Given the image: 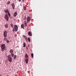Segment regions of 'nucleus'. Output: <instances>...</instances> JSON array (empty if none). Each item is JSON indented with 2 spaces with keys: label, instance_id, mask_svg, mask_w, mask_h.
Segmentation results:
<instances>
[{
  "label": "nucleus",
  "instance_id": "obj_16",
  "mask_svg": "<svg viewBox=\"0 0 76 76\" xmlns=\"http://www.w3.org/2000/svg\"><path fill=\"white\" fill-rule=\"evenodd\" d=\"M23 9L24 10H26V7H23Z\"/></svg>",
  "mask_w": 76,
  "mask_h": 76
},
{
  "label": "nucleus",
  "instance_id": "obj_28",
  "mask_svg": "<svg viewBox=\"0 0 76 76\" xmlns=\"http://www.w3.org/2000/svg\"><path fill=\"white\" fill-rule=\"evenodd\" d=\"M28 41L29 42H30V38L29 37L28 38Z\"/></svg>",
  "mask_w": 76,
  "mask_h": 76
},
{
  "label": "nucleus",
  "instance_id": "obj_20",
  "mask_svg": "<svg viewBox=\"0 0 76 76\" xmlns=\"http://www.w3.org/2000/svg\"><path fill=\"white\" fill-rule=\"evenodd\" d=\"M11 55H12V57H13V56H14V53H12L11 54Z\"/></svg>",
  "mask_w": 76,
  "mask_h": 76
},
{
  "label": "nucleus",
  "instance_id": "obj_24",
  "mask_svg": "<svg viewBox=\"0 0 76 76\" xmlns=\"http://www.w3.org/2000/svg\"><path fill=\"white\" fill-rule=\"evenodd\" d=\"M8 15L10 17V13H9V12H8Z\"/></svg>",
  "mask_w": 76,
  "mask_h": 76
},
{
  "label": "nucleus",
  "instance_id": "obj_30",
  "mask_svg": "<svg viewBox=\"0 0 76 76\" xmlns=\"http://www.w3.org/2000/svg\"><path fill=\"white\" fill-rule=\"evenodd\" d=\"M22 0V2H23V1H24L25 0Z\"/></svg>",
  "mask_w": 76,
  "mask_h": 76
},
{
  "label": "nucleus",
  "instance_id": "obj_33",
  "mask_svg": "<svg viewBox=\"0 0 76 76\" xmlns=\"http://www.w3.org/2000/svg\"><path fill=\"white\" fill-rule=\"evenodd\" d=\"M24 22H25V21Z\"/></svg>",
  "mask_w": 76,
  "mask_h": 76
},
{
  "label": "nucleus",
  "instance_id": "obj_19",
  "mask_svg": "<svg viewBox=\"0 0 76 76\" xmlns=\"http://www.w3.org/2000/svg\"><path fill=\"white\" fill-rule=\"evenodd\" d=\"M10 26L12 28H13V24L11 23L10 24Z\"/></svg>",
  "mask_w": 76,
  "mask_h": 76
},
{
  "label": "nucleus",
  "instance_id": "obj_14",
  "mask_svg": "<svg viewBox=\"0 0 76 76\" xmlns=\"http://www.w3.org/2000/svg\"><path fill=\"white\" fill-rule=\"evenodd\" d=\"M25 61L26 64H28V59H26Z\"/></svg>",
  "mask_w": 76,
  "mask_h": 76
},
{
  "label": "nucleus",
  "instance_id": "obj_31",
  "mask_svg": "<svg viewBox=\"0 0 76 76\" xmlns=\"http://www.w3.org/2000/svg\"><path fill=\"white\" fill-rule=\"evenodd\" d=\"M0 76H2V75H0Z\"/></svg>",
  "mask_w": 76,
  "mask_h": 76
},
{
  "label": "nucleus",
  "instance_id": "obj_2",
  "mask_svg": "<svg viewBox=\"0 0 76 76\" xmlns=\"http://www.w3.org/2000/svg\"><path fill=\"white\" fill-rule=\"evenodd\" d=\"M8 61H10V63L12 62V57H11V56H10V55H8Z\"/></svg>",
  "mask_w": 76,
  "mask_h": 76
},
{
  "label": "nucleus",
  "instance_id": "obj_10",
  "mask_svg": "<svg viewBox=\"0 0 76 76\" xmlns=\"http://www.w3.org/2000/svg\"><path fill=\"white\" fill-rule=\"evenodd\" d=\"M25 57H26V59H28L29 58V57L28 56V55L27 54V53H26V54L25 55Z\"/></svg>",
  "mask_w": 76,
  "mask_h": 76
},
{
  "label": "nucleus",
  "instance_id": "obj_21",
  "mask_svg": "<svg viewBox=\"0 0 76 76\" xmlns=\"http://www.w3.org/2000/svg\"><path fill=\"white\" fill-rule=\"evenodd\" d=\"M24 24L25 26H26H26H27V24H26V22H25L24 23Z\"/></svg>",
  "mask_w": 76,
  "mask_h": 76
},
{
  "label": "nucleus",
  "instance_id": "obj_1",
  "mask_svg": "<svg viewBox=\"0 0 76 76\" xmlns=\"http://www.w3.org/2000/svg\"><path fill=\"white\" fill-rule=\"evenodd\" d=\"M4 50H6V45L4 44H2L1 45V51L3 52Z\"/></svg>",
  "mask_w": 76,
  "mask_h": 76
},
{
  "label": "nucleus",
  "instance_id": "obj_22",
  "mask_svg": "<svg viewBox=\"0 0 76 76\" xmlns=\"http://www.w3.org/2000/svg\"><path fill=\"white\" fill-rule=\"evenodd\" d=\"M4 41H6V40H7V38L5 37V38H4Z\"/></svg>",
  "mask_w": 76,
  "mask_h": 76
},
{
  "label": "nucleus",
  "instance_id": "obj_11",
  "mask_svg": "<svg viewBox=\"0 0 76 76\" xmlns=\"http://www.w3.org/2000/svg\"><path fill=\"white\" fill-rule=\"evenodd\" d=\"M4 11H5V12L7 13L8 12V9H5L4 10Z\"/></svg>",
  "mask_w": 76,
  "mask_h": 76
},
{
  "label": "nucleus",
  "instance_id": "obj_5",
  "mask_svg": "<svg viewBox=\"0 0 76 76\" xmlns=\"http://www.w3.org/2000/svg\"><path fill=\"white\" fill-rule=\"evenodd\" d=\"M5 18L6 19L7 21L8 22L9 21V17H8L7 14H6L5 15Z\"/></svg>",
  "mask_w": 76,
  "mask_h": 76
},
{
  "label": "nucleus",
  "instance_id": "obj_32",
  "mask_svg": "<svg viewBox=\"0 0 76 76\" xmlns=\"http://www.w3.org/2000/svg\"><path fill=\"white\" fill-rule=\"evenodd\" d=\"M28 47H29V46H28Z\"/></svg>",
  "mask_w": 76,
  "mask_h": 76
},
{
  "label": "nucleus",
  "instance_id": "obj_26",
  "mask_svg": "<svg viewBox=\"0 0 76 76\" xmlns=\"http://www.w3.org/2000/svg\"><path fill=\"white\" fill-rule=\"evenodd\" d=\"M6 42H7V43H9V40H7L6 41Z\"/></svg>",
  "mask_w": 76,
  "mask_h": 76
},
{
  "label": "nucleus",
  "instance_id": "obj_3",
  "mask_svg": "<svg viewBox=\"0 0 76 76\" xmlns=\"http://www.w3.org/2000/svg\"><path fill=\"white\" fill-rule=\"evenodd\" d=\"M18 26L16 25H15L14 26V28L13 29V31L16 32L18 31Z\"/></svg>",
  "mask_w": 76,
  "mask_h": 76
},
{
  "label": "nucleus",
  "instance_id": "obj_23",
  "mask_svg": "<svg viewBox=\"0 0 76 76\" xmlns=\"http://www.w3.org/2000/svg\"><path fill=\"white\" fill-rule=\"evenodd\" d=\"M31 56L32 58H33V57H34V54L33 53H32L31 54Z\"/></svg>",
  "mask_w": 76,
  "mask_h": 76
},
{
  "label": "nucleus",
  "instance_id": "obj_15",
  "mask_svg": "<svg viewBox=\"0 0 76 76\" xmlns=\"http://www.w3.org/2000/svg\"><path fill=\"white\" fill-rule=\"evenodd\" d=\"M5 27L7 28H8V25L5 24Z\"/></svg>",
  "mask_w": 76,
  "mask_h": 76
},
{
  "label": "nucleus",
  "instance_id": "obj_13",
  "mask_svg": "<svg viewBox=\"0 0 76 76\" xmlns=\"http://www.w3.org/2000/svg\"><path fill=\"white\" fill-rule=\"evenodd\" d=\"M10 53H13V50L12 49H11L10 50Z\"/></svg>",
  "mask_w": 76,
  "mask_h": 76
},
{
  "label": "nucleus",
  "instance_id": "obj_29",
  "mask_svg": "<svg viewBox=\"0 0 76 76\" xmlns=\"http://www.w3.org/2000/svg\"><path fill=\"white\" fill-rule=\"evenodd\" d=\"M18 1L19 2H20V1H21V0H18Z\"/></svg>",
  "mask_w": 76,
  "mask_h": 76
},
{
  "label": "nucleus",
  "instance_id": "obj_9",
  "mask_svg": "<svg viewBox=\"0 0 76 76\" xmlns=\"http://www.w3.org/2000/svg\"><path fill=\"white\" fill-rule=\"evenodd\" d=\"M23 38H25V39L26 41V39H27V38L26 36H25L24 35H23Z\"/></svg>",
  "mask_w": 76,
  "mask_h": 76
},
{
  "label": "nucleus",
  "instance_id": "obj_25",
  "mask_svg": "<svg viewBox=\"0 0 76 76\" xmlns=\"http://www.w3.org/2000/svg\"><path fill=\"white\" fill-rule=\"evenodd\" d=\"M21 27H22V28H23L24 26V25L23 24H22L21 25Z\"/></svg>",
  "mask_w": 76,
  "mask_h": 76
},
{
  "label": "nucleus",
  "instance_id": "obj_18",
  "mask_svg": "<svg viewBox=\"0 0 76 76\" xmlns=\"http://www.w3.org/2000/svg\"><path fill=\"white\" fill-rule=\"evenodd\" d=\"M16 57H17V56H16V55H14V59H16Z\"/></svg>",
  "mask_w": 76,
  "mask_h": 76
},
{
  "label": "nucleus",
  "instance_id": "obj_7",
  "mask_svg": "<svg viewBox=\"0 0 76 76\" xmlns=\"http://www.w3.org/2000/svg\"><path fill=\"white\" fill-rule=\"evenodd\" d=\"M28 34L29 36H32V33L30 31H28Z\"/></svg>",
  "mask_w": 76,
  "mask_h": 76
},
{
  "label": "nucleus",
  "instance_id": "obj_27",
  "mask_svg": "<svg viewBox=\"0 0 76 76\" xmlns=\"http://www.w3.org/2000/svg\"><path fill=\"white\" fill-rule=\"evenodd\" d=\"M23 47H25V43H23Z\"/></svg>",
  "mask_w": 76,
  "mask_h": 76
},
{
  "label": "nucleus",
  "instance_id": "obj_8",
  "mask_svg": "<svg viewBox=\"0 0 76 76\" xmlns=\"http://www.w3.org/2000/svg\"><path fill=\"white\" fill-rule=\"evenodd\" d=\"M12 9H15V4L14 3L12 4Z\"/></svg>",
  "mask_w": 76,
  "mask_h": 76
},
{
  "label": "nucleus",
  "instance_id": "obj_6",
  "mask_svg": "<svg viewBox=\"0 0 76 76\" xmlns=\"http://www.w3.org/2000/svg\"><path fill=\"white\" fill-rule=\"evenodd\" d=\"M30 20H31V18L29 16H28L27 17V21L28 22L29 21H30Z\"/></svg>",
  "mask_w": 76,
  "mask_h": 76
},
{
  "label": "nucleus",
  "instance_id": "obj_4",
  "mask_svg": "<svg viewBox=\"0 0 76 76\" xmlns=\"http://www.w3.org/2000/svg\"><path fill=\"white\" fill-rule=\"evenodd\" d=\"M7 31H5L4 32V37H7Z\"/></svg>",
  "mask_w": 76,
  "mask_h": 76
},
{
  "label": "nucleus",
  "instance_id": "obj_12",
  "mask_svg": "<svg viewBox=\"0 0 76 76\" xmlns=\"http://www.w3.org/2000/svg\"><path fill=\"white\" fill-rule=\"evenodd\" d=\"M17 14H18V13H17V12H15L14 13V17H16V16L17 15Z\"/></svg>",
  "mask_w": 76,
  "mask_h": 76
},
{
  "label": "nucleus",
  "instance_id": "obj_17",
  "mask_svg": "<svg viewBox=\"0 0 76 76\" xmlns=\"http://www.w3.org/2000/svg\"><path fill=\"white\" fill-rule=\"evenodd\" d=\"M10 3V1H8L7 3V4L8 5H9Z\"/></svg>",
  "mask_w": 76,
  "mask_h": 76
}]
</instances>
